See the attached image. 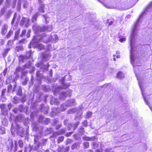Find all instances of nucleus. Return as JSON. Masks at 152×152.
Masks as SVG:
<instances>
[{
  "instance_id": "338daca9",
  "label": "nucleus",
  "mask_w": 152,
  "mask_h": 152,
  "mask_svg": "<svg viewBox=\"0 0 152 152\" xmlns=\"http://www.w3.org/2000/svg\"><path fill=\"white\" fill-rule=\"evenodd\" d=\"M142 95L143 96V98L144 99V100L145 102L146 103L147 105H149V102H148V99H146V98L145 97V96H144V94L143 93H142Z\"/></svg>"
},
{
  "instance_id": "79ce46f5",
  "label": "nucleus",
  "mask_w": 152,
  "mask_h": 152,
  "mask_svg": "<svg viewBox=\"0 0 152 152\" xmlns=\"http://www.w3.org/2000/svg\"><path fill=\"white\" fill-rule=\"evenodd\" d=\"M31 51L30 50V51L27 53L26 55L25 56V58H26V59L31 57Z\"/></svg>"
},
{
  "instance_id": "58836bf2",
  "label": "nucleus",
  "mask_w": 152,
  "mask_h": 152,
  "mask_svg": "<svg viewBox=\"0 0 152 152\" xmlns=\"http://www.w3.org/2000/svg\"><path fill=\"white\" fill-rule=\"evenodd\" d=\"M42 16L45 19L46 23H48L49 21V18L47 14H46L45 15H42Z\"/></svg>"
},
{
  "instance_id": "f8f14e48",
  "label": "nucleus",
  "mask_w": 152,
  "mask_h": 152,
  "mask_svg": "<svg viewBox=\"0 0 152 152\" xmlns=\"http://www.w3.org/2000/svg\"><path fill=\"white\" fill-rule=\"evenodd\" d=\"M29 108L27 106L24 107L22 104H20L18 106V110L20 112H24L26 114H29L28 112Z\"/></svg>"
},
{
  "instance_id": "052dcab7",
  "label": "nucleus",
  "mask_w": 152,
  "mask_h": 152,
  "mask_svg": "<svg viewBox=\"0 0 152 152\" xmlns=\"http://www.w3.org/2000/svg\"><path fill=\"white\" fill-rule=\"evenodd\" d=\"M18 144L19 147L20 148L23 147V141L21 140H19L18 141Z\"/></svg>"
},
{
  "instance_id": "3c124183",
  "label": "nucleus",
  "mask_w": 152,
  "mask_h": 152,
  "mask_svg": "<svg viewBox=\"0 0 152 152\" xmlns=\"http://www.w3.org/2000/svg\"><path fill=\"white\" fill-rule=\"evenodd\" d=\"M76 111V109L74 108L70 109L69 110L68 113L69 114H72L75 113Z\"/></svg>"
},
{
  "instance_id": "6e6552de",
  "label": "nucleus",
  "mask_w": 152,
  "mask_h": 152,
  "mask_svg": "<svg viewBox=\"0 0 152 152\" xmlns=\"http://www.w3.org/2000/svg\"><path fill=\"white\" fill-rule=\"evenodd\" d=\"M43 77V74L40 73V72L39 70H38L36 73V78L34 83L35 85H37L41 84V79Z\"/></svg>"
},
{
  "instance_id": "c756f323",
  "label": "nucleus",
  "mask_w": 152,
  "mask_h": 152,
  "mask_svg": "<svg viewBox=\"0 0 152 152\" xmlns=\"http://www.w3.org/2000/svg\"><path fill=\"white\" fill-rule=\"evenodd\" d=\"M21 0H18V4L17 7V10L18 11H20L21 7Z\"/></svg>"
},
{
  "instance_id": "cd10ccee",
  "label": "nucleus",
  "mask_w": 152,
  "mask_h": 152,
  "mask_svg": "<svg viewBox=\"0 0 152 152\" xmlns=\"http://www.w3.org/2000/svg\"><path fill=\"white\" fill-rule=\"evenodd\" d=\"M22 93V91L21 88L20 86L18 87L16 91V94L18 96H21Z\"/></svg>"
},
{
  "instance_id": "7ed1b4c3",
  "label": "nucleus",
  "mask_w": 152,
  "mask_h": 152,
  "mask_svg": "<svg viewBox=\"0 0 152 152\" xmlns=\"http://www.w3.org/2000/svg\"><path fill=\"white\" fill-rule=\"evenodd\" d=\"M33 28L35 33L38 35L39 34V33L40 32L46 31H50L52 30L51 26H43L40 27L37 25H34L33 26Z\"/></svg>"
},
{
  "instance_id": "c9c22d12",
  "label": "nucleus",
  "mask_w": 152,
  "mask_h": 152,
  "mask_svg": "<svg viewBox=\"0 0 152 152\" xmlns=\"http://www.w3.org/2000/svg\"><path fill=\"white\" fill-rule=\"evenodd\" d=\"M20 101L22 103H24L26 102V95H24L20 99Z\"/></svg>"
},
{
  "instance_id": "20e7f679",
  "label": "nucleus",
  "mask_w": 152,
  "mask_h": 152,
  "mask_svg": "<svg viewBox=\"0 0 152 152\" xmlns=\"http://www.w3.org/2000/svg\"><path fill=\"white\" fill-rule=\"evenodd\" d=\"M31 126L34 131L37 132L40 134L42 133L43 128L42 126L39 125L38 122H33Z\"/></svg>"
},
{
  "instance_id": "5fc2aeb1",
  "label": "nucleus",
  "mask_w": 152,
  "mask_h": 152,
  "mask_svg": "<svg viewBox=\"0 0 152 152\" xmlns=\"http://www.w3.org/2000/svg\"><path fill=\"white\" fill-rule=\"evenodd\" d=\"M5 133V129L4 127L0 126V133L2 134H4Z\"/></svg>"
},
{
  "instance_id": "e2e57ef3",
  "label": "nucleus",
  "mask_w": 152,
  "mask_h": 152,
  "mask_svg": "<svg viewBox=\"0 0 152 152\" xmlns=\"http://www.w3.org/2000/svg\"><path fill=\"white\" fill-rule=\"evenodd\" d=\"M28 6V2L26 1H23V7L26 8Z\"/></svg>"
},
{
  "instance_id": "4468645a",
  "label": "nucleus",
  "mask_w": 152,
  "mask_h": 152,
  "mask_svg": "<svg viewBox=\"0 0 152 152\" xmlns=\"http://www.w3.org/2000/svg\"><path fill=\"white\" fill-rule=\"evenodd\" d=\"M20 18L21 17L20 15H18L16 13H15L14 14L13 18L11 22V24L13 25L14 24L15 19L16 18L17 19V22H16V23H18V22L19 21L20 19Z\"/></svg>"
},
{
  "instance_id": "423d86ee",
  "label": "nucleus",
  "mask_w": 152,
  "mask_h": 152,
  "mask_svg": "<svg viewBox=\"0 0 152 152\" xmlns=\"http://www.w3.org/2000/svg\"><path fill=\"white\" fill-rule=\"evenodd\" d=\"M39 36H34L32 41L31 43L28 45V48H31V46L34 48H37L39 43L38 42L40 41L39 39Z\"/></svg>"
},
{
  "instance_id": "4d7b16f0",
  "label": "nucleus",
  "mask_w": 152,
  "mask_h": 152,
  "mask_svg": "<svg viewBox=\"0 0 152 152\" xmlns=\"http://www.w3.org/2000/svg\"><path fill=\"white\" fill-rule=\"evenodd\" d=\"M37 48H38V50H41L44 48V46L42 44L39 43Z\"/></svg>"
},
{
  "instance_id": "f257e3e1",
  "label": "nucleus",
  "mask_w": 152,
  "mask_h": 152,
  "mask_svg": "<svg viewBox=\"0 0 152 152\" xmlns=\"http://www.w3.org/2000/svg\"><path fill=\"white\" fill-rule=\"evenodd\" d=\"M152 7V2H151L147 7V8L145 10V11L143 13H142V14L140 15L133 28L132 32L130 38V45L131 47L130 60L132 64H133V62L134 61V56L132 53V50L133 48V44L134 41V38L136 34L137 28L138 26L139 23L140 22L141 19L142 17L143 14L145 13V12L148 11L149 9H150Z\"/></svg>"
},
{
  "instance_id": "4c0bfd02",
  "label": "nucleus",
  "mask_w": 152,
  "mask_h": 152,
  "mask_svg": "<svg viewBox=\"0 0 152 152\" xmlns=\"http://www.w3.org/2000/svg\"><path fill=\"white\" fill-rule=\"evenodd\" d=\"M20 31V29H18L15 33V36L14 39H17L18 38V35Z\"/></svg>"
},
{
  "instance_id": "4be33fe9",
  "label": "nucleus",
  "mask_w": 152,
  "mask_h": 152,
  "mask_svg": "<svg viewBox=\"0 0 152 152\" xmlns=\"http://www.w3.org/2000/svg\"><path fill=\"white\" fill-rule=\"evenodd\" d=\"M50 55L49 54H44L42 56V61H45L49 59Z\"/></svg>"
},
{
  "instance_id": "603ef678",
  "label": "nucleus",
  "mask_w": 152,
  "mask_h": 152,
  "mask_svg": "<svg viewBox=\"0 0 152 152\" xmlns=\"http://www.w3.org/2000/svg\"><path fill=\"white\" fill-rule=\"evenodd\" d=\"M84 148L87 149L89 148V143L88 142H85L83 143Z\"/></svg>"
},
{
  "instance_id": "864d4df0",
  "label": "nucleus",
  "mask_w": 152,
  "mask_h": 152,
  "mask_svg": "<svg viewBox=\"0 0 152 152\" xmlns=\"http://www.w3.org/2000/svg\"><path fill=\"white\" fill-rule=\"evenodd\" d=\"M92 113L90 111H88L86 113V118H89L92 115Z\"/></svg>"
},
{
  "instance_id": "2eb2a0df",
  "label": "nucleus",
  "mask_w": 152,
  "mask_h": 152,
  "mask_svg": "<svg viewBox=\"0 0 152 152\" xmlns=\"http://www.w3.org/2000/svg\"><path fill=\"white\" fill-rule=\"evenodd\" d=\"M48 106H45L43 104L41 105L40 107V110L42 111L45 114L48 113Z\"/></svg>"
},
{
  "instance_id": "a18cd8bd",
  "label": "nucleus",
  "mask_w": 152,
  "mask_h": 152,
  "mask_svg": "<svg viewBox=\"0 0 152 152\" xmlns=\"http://www.w3.org/2000/svg\"><path fill=\"white\" fill-rule=\"evenodd\" d=\"M27 71H25L24 70H22L21 72L22 75L21 76V78L22 80L23 79V78L24 77H25V76H27L26 75V74L27 73Z\"/></svg>"
},
{
  "instance_id": "c85d7f7f",
  "label": "nucleus",
  "mask_w": 152,
  "mask_h": 152,
  "mask_svg": "<svg viewBox=\"0 0 152 152\" xmlns=\"http://www.w3.org/2000/svg\"><path fill=\"white\" fill-rule=\"evenodd\" d=\"M41 88L45 92H48L50 88L48 86L42 85V86Z\"/></svg>"
},
{
  "instance_id": "7c9ffc66",
  "label": "nucleus",
  "mask_w": 152,
  "mask_h": 152,
  "mask_svg": "<svg viewBox=\"0 0 152 152\" xmlns=\"http://www.w3.org/2000/svg\"><path fill=\"white\" fill-rule=\"evenodd\" d=\"M124 74L122 72H119L117 74V77L119 79H122L124 78Z\"/></svg>"
},
{
  "instance_id": "13d9d810",
  "label": "nucleus",
  "mask_w": 152,
  "mask_h": 152,
  "mask_svg": "<svg viewBox=\"0 0 152 152\" xmlns=\"http://www.w3.org/2000/svg\"><path fill=\"white\" fill-rule=\"evenodd\" d=\"M13 34V31L12 30H10L7 34L6 37L7 38H9Z\"/></svg>"
},
{
  "instance_id": "680f3d73",
  "label": "nucleus",
  "mask_w": 152,
  "mask_h": 152,
  "mask_svg": "<svg viewBox=\"0 0 152 152\" xmlns=\"http://www.w3.org/2000/svg\"><path fill=\"white\" fill-rule=\"evenodd\" d=\"M52 113L53 115H55L58 113L57 110L56 108H54L52 109Z\"/></svg>"
},
{
  "instance_id": "473e14b6",
  "label": "nucleus",
  "mask_w": 152,
  "mask_h": 152,
  "mask_svg": "<svg viewBox=\"0 0 152 152\" xmlns=\"http://www.w3.org/2000/svg\"><path fill=\"white\" fill-rule=\"evenodd\" d=\"M7 7H4L1 9L0 12L1 16H2L4 14V13L7 11Z\"/></svg>"
},
{
  "instance_id": "f3484780",
  "label": "nucleus",
  "mask_w": 152,
  "mask_h": 152,
  "mask_svg": "<svg viewBox=\"0 0 152 152\" xmlns=\"http://www.w3.org/2000/svg\"><path fill=\"white\" fill-rule=\"evenodd\" d=\"M8 28L7 25L6 24H4L2 26L1 28V34L2 35H4L7 32Z\"/></svg>"
},
{
  "instance_id": "9d476101",
  "label": "nucleus",
  "mask_w": 152,
  "mask_h": 152,
  "mask_svg": "<svg viewBox=\"0 0 152 152\" xmlns=\"http://www.w3.org/2000/svg\"><path fill=\"white\" fill-rule=\"evenodd\" d=\"M29 65H25L22 67H19L16 68L15 71L14 73L15 74L16 77H18L19 75L18 73H21L22 70H24V69H25L26 68H29Z\"/></svg>"
},
{
  "instance_id": "bf43d9fd",
  "label": "nucleus",
  "mask_w": 152,
  "mask_h": 152,
  "mask_svg": "<svg viewBox=\"0 0 152 152\" xmlns=\"http://www.w3.org/2000/svg\"><path fill=\"white\" fill-rule=\"evenodd\" d=\"M97 140V138L95 136L89 137V141H96Z\"/></svg>"
},
{
  "instance_id": "9b49d317",
  "label": "nucleus",
  "mask_w": 152,
  "mask_h": 152,
  "mask_svg": "<svg viewBox=\"0 0 152 152\" xmlns=\"http://www.w3.org/2000/svg\"><path fill=\"white\" fill-rule=\"evenodd\" d=\"M50 120L49 118H47L40 116L39 117L38 121L42 124L45 125L48 124L50 122Z\"/></svg>"
},
{
  "instance_id": "ea45409f",
  "label": "nucleus",
  "mask_w": 152,
  "mask_h": 152,
  "mask_svg": "<svg viewBox=\"0 0 152 152\" xmlns=\"http://www.w3.org/2000/svg\"><path fill=\"white\" fill-rule=\"evenodd\" d=\"M31 113L30 114V117L31 118H33L37 114L38 111L37 110L36 111H32L31 110Z\"/></svg>"
},
{
  "instance_id": "412c9836",
  "label": "nucleus",
  "mask_w": 152,
  "mask_h": 152,
  "mask_svg": "<svg viewBox=\"0 0 152 152\" xmlns=\"http://www.w3.org/2000/svg\"><path fill=\"white\" fill-rule=\"evenodd\" d=\"M40 15V13L39 12H37L34 15H33L32 16L31 21L33 23H35L37 20V18L38 16Z\"/></svg>"
},
{
  "instance_id": "6ab92c4d",
  "label": "nucleus",
  "mask_w": 152,
  "mask_h": 152,
  "mask_svg": "<svg viewBox=\"0 0 152 152\" xmlns=\"http://www.w3.org/2000/svg\"><path fill=\"white\" fill-rule=\"evenodd\" d=\"M39 4V7L38 8L39 11L41 13H44L45 8V5L43 4V3H38Z\"/></svg>"
},
{
  "instance_id": "69168bd1",
  "label": "nucleus",
  "mask_w": 152,
  "mask_h": 152,
  "mask_svg": "<svg viewBox=\"0 0 152 152\" xmlns=\"http://www.w3.org/2000/svg\"><path fill=\"white\" fill-rule=\"evenodd\" d=\"M26 30L25 29L23 30L21 32V33L20 35V36L21 37H23L26 34Z\"/></svg>"
},
{
  "instance_id": "ddd939ff",
  "label": "nucleus",
  "mask_w": 152,
  "mask_h": 152,
  "mask_svg": "<svg viewBox=\"0 0 152 152\" xmlns=\"http://www.w3.org/2000/svg\"><path fill=\"white\" fill-rule=\"evenodd\" d=\"M6 107V106L4 104H1L0 105L1 112L2 114L4 115H7L8 113V110Z\"/></svg>"
},
{
  "instance_id": "09e8293b",
  "label": "nucleus",
  "mask_w": 152,
  "mask_h": 152,
  "mask_svg": "<svg viewBox=\"0 0 152 152\" xmlns=\"http://www.w3.org/2000/svg\"><path fill=\"white\" fill-rule=\"evenodd\" d=\"M65 132V129L64 128H63L61 129L60 130L58 131V133L59 134L61 135L64 133Z\"/></svg>"
},
{
  "instance_id": "f03ea898",
  "label": "nucleus",
  "mask_w": 152,
  "mask_h": 152,
  "mask_svg": "<svg viewBox=\"0 0 152 152\" xmlns=\"http://www.w3.org/2000/svg\"><path fill=\"white\" fill-rule=\"evenodd\" d=\"M11 131L12 134L14 136L16 134L21 137H23L25 135L23 128L16 123H12Z\"/></svg>"
},
{
  "instance_id": "393cba45",
  "label": "nucleus",
  "mask_w": 152,
  "mask_h": 152,
  "mask_svg": "<svg viewBox=\"0 0 152 152\" xmlns=\"http://www.w3.org/2000/svg\"><path fill=\"white\" fill-rule=\"evenodd\" d=\"M34 145L33 149L34 151H36L39 148L40 145H41V143L39 142L36 141L35 140H34Z\"/></svg>"
},
{
  "instance_id": "6e6d98bb",
  "label": "nucleus",
  "mask_w": 152,
  "mask_h": 152,
  "mask_svg": "<svg viewBox=\"0 0 152 152\" xmlns=\"http://www.w3.org/2000/svg\"><path fill=\"white\" fill-rule=\"evenodd\" d=\"M52 129L51 128H47L45 131V133L48 134H50L52 132Z\"/></svg>"
},
{
  "instance_id": "2f4dec72",
  "label": "nucleus",
  "mask_w": 152,
  "mask_h": 152,
  "mask_svg": "<svg viewBox=\"0 0 152 152\" xmlns=\"http://www.w3.org/2000/svg\"><path fill=\"white\" fill-rule=\"evenodd\" d=\"M31 79L30 81L28 83L29 86V87L32 86L34 84V77L33 75H31Z\"/></svg>"
},
{
  "instance_id": "a19ab883",
  "label": "nucleus",
  "mask_w": 152,
  "mask_h": 152,
  "mask_svg": "<svg viewBox=\"0 0 152 152\" xmlns=\"http://www.w3.org/2000/svg\"><path fill=\"white\" fill-rule=\"evenodd\" d=\"M11 0H6L5 2V4L8 7H10L11 5Z\"/></svg>"
},
{
  "instance_id": "de8ad7c7",
  "label": "nucleus",
  "mask_w": 152,
  "mask_h": 152,
  "mask_svg": "<svg viewBox=\"0 0 152 152\" xmlns=\"http://www.w3.org/2000/svg\"><path fill=\"white\" fill-rule=\"evenodd\" d=\"M10 50V48H7L5 50L4 52L3 53V55L4 56H6L9 51Z\"/></svg>"
},
{
  "instance_id": "39448f33",
  "label": "nucleus",
  "mask_w": 152,
  "mask_h": 152,
  "mask_svg": "<svg viewBox=\"0 0 152 152\" xmlns=\"http://www.w3.org/2000/svg\"><path fill=\"white\" fill-rule=\"evenodd\" d=\"M40 40H42L43 42H48L49 41H52V36L50 35H47L44 33L39 35V37Z\"/></svg>"
},
{
  "instance_id": "f704fd0d",
  "label": "nucleus",
  "mask_w": 152,
  "mask_h": 152,
  "mask_svg": "<svg viewBox=\"0 0 152 152\" xmlns=\"http://www.w3.org/2000/svg\"><path fill=\"white\" fill-rule=\"evenodd\" d=\"M23 48L22 45L16 47L15 48V50L17 52L23 50Z\"/></svg>"
},
{
  "instance_id": "0eeeda50",
  "label": "nucleus",
  "mask_w": 152,
  "mask_h": 152,
  "mask_svg": "<svg viewBox=\"0 0 152 152\" xmlns=\"http://www.w3.org/2000/svg\"><path fill=\"white\" fill-rule=\"evenodd\" d=\"M62 87L60 86H58L56 87L54 91V94L56 95L61 88L65 89L68 87L69 86V83H65L63 82L62 83Z\"/></svg>"
},
{
  "instance_id": "8fccbe9b",
  "label": "nucleus",
  "mask_w": 152,
  "mask_h": 152,
  "mask_svg": "<svg viewBox=\"0 0 152 152\" xmlns=\"http://www.w3.org/2000/svg\"><path fill=\"white\" fill-rule=\"evenodd\" d=\"M29 121L28 120H25L23 121V124L24 125L26 126V129H28L29 128L28 124H29Z\"/></svg>"
},
{
  "instance_id": "a211bd4d",
  "label": "nucleus",
  "mask_w": 152,
  "mask_h": 152,
  "mask_svg": "<svg viewBox=\"0 0 152 152\" xmlns=\"http://www.w3.org/2000/svg\"><path fill=\"white\" fill-rule=\"evenodd\" d=\"M71 91H70L69 93H66L64 92H62L60 94L59 98L61 99H64L67 96H70V93Z\"/></svg>"
},
{
  "instance_id": "5701e85b",
  "label": "nucleus",
  "mask_w": 152,
  "mask_h": 152,
  "mask_svg": "<svg viewBox=\"0 0 152 152\" xmlns=\"http://www.w3.org/2000/svg\"><path fill=\"white\" fill-rule=\"evenodd\" d=\"M13 12V11L11 9L8 10L5 15V18L7 19H9L12 14Z\"/></svg>"
},
{
  "instance_id": "b1692460",
  "label": "nucleus",
  "mask_w": 152,
  "mask_h": 152,
  "mask_svg": "<svg viewBox=\"0 0 152 152\" xmlns=\"http://www.w3.org/2000/svg\"><path fill=\"white\" fill-rule=\"evenodd\" d=\"M12 102L14 104H18L20 102V98L17 96H14L12 100Z\"/></svg>"
},
{
  "instance_id": "49530a36",
  "label": "nucleus",
  "mask_w": 152,
  "mask_h": 152,
  "mask_svg": "<svg viewBox=\"0 0 152 152\" xmlns=\"http://www.w3.org/2000/svg\"><path fill=\"white\" fill-rule=\"evenodd\" d=\"M67 106L65 104H62L61 105V110L62 111H64L66 110Z\"/></svg>"
},
{
  "instance_id": "37998d69",
  "label": "nucleus",
  "mask_w": 152,
  "mask_h": 152,
  "mask_svg": "<svg viewBox=\"0 0 152 152\" xmlns=\"http://www.w3.org/2000/svg\"><path fill=\"white\" fill-rule=\"evenodd\" d=\"M64 139V136H61L58 137L57 140V143H59L60 142H62Z\"/></svg>"
},
{
  "instance_id": "aec40b11",
  "label": "nucleus",
  "mask_w": 152,
  "mask_h": 152,
  "mask_svg": "<svg viewBox=\"0 0 152 152\" xmlns=\"http://www.w3.org/2000/svg\"><path fill=\"white\" fill-rule=\"evenodd\" d=\"M52 105H58L59 104V100L58 99L52 98L50 102Z\"/></svg>"
},
{
  "instance_id": "774afa93",
  "label": "nucleus",
  "mask_w": 152,
  "mask_h": 152,
  "mask_svg": "<svg viewBox=\"0 0 152 152\" xmlns=\"http://www.w3.org/2000/svg\"><path fill=\"white\" fill-rule=\"evenodd\" d=\"M62 126V124H59L56 125L55 127V129L56 130H58L60 128H61Z\"/></svg>"
},
{
  "instance_id": "dca6fc26",
  "label": "nucleus",
  "mask_w": 152,
  "mask_h": 152,
  "mask_svg": "<svg viewBox=\"0 0 152 152\" xmlns=\"http://www.w3.org/2000/svg\"><path fill=\"white\" fill-rule=\"evenodd\" d=\"M75 102V99L69 100L66 102L65 104L67 107L71 106L74 105Z\"/></svg>"
},
{
  "instance_id": "e433bc0d",
  "label": "nucleus",
  "mask_w": 152,
  "mask_h": 152,
  "mask_svg": "<svg viewBox=\"0 0 152 152\" xmlns=\"http://www.w3.org/2000/svg\"><path fill=\"white\" fill-rule=\"evenodd\" d=\"M25 56L21 55L19 57V60L20 62H23L25 60H26Z\"/></svg>"
},
{
  "instance_id": "c03bdc74",
  "label": "nucleus",
  "mask_w": 152,
  "mask_h": 152,
  "mask_svg": "<svg viewBox=\"0 0 152 152\" xmlns=\"http://www.w3.org/2000/svg\"><path fill=\"white\" fill-rule=\"evenodd\" d=\"M92 147L93 148L96 149L99 147V144L96 142H93L92 143Z\"/></svg>"
},
{
  "instance_id": "bb28decb",
  "label": "nucleus",
  "mask_w": 152,
  "mask_h": 152,
  "mask_svg": "<svg viewBox=\"0 0 152 152\" xmlns=\"http://www.w3.org/2000/svg\"><path fill=\"white\" fill-rule=\"evenodd\" d=\"M22 83L23 86L26 85L27 84V82L28 81L29 79L27 76H25V77L23 78L22 80Z\"/></svg>"
},
{
  "instance_id": "72a5a7b5",
  "label": "nucleus",
  "mask_w": 152,
  "mask_h": 152,
  "mask_svg": "<svg viewBox=\"0 0 152 152\" xmlns=\"http://www.w3.org/2000/svg\"><path fill=\"white\" fill-rule=\"evenodd\" d=\"M26 65L30 66V63H29L28 64H27ZM29 67L30 68V70L29 71V73L31 74H34L35 69V67L34 66L30 67V66H29Z\"/></svg>"
},
{
  "instance_id": "a878e982",
  "label": "nucleus",
  "mask_w": 152,
  "mask_h": 152,
  "mask_svg": "<svg viewBox=\"0 0 152 152\" xmlns=\"http://www.w3.org/2000/svg\"><path fill=\"white\" fill-rule=\"evenodd\" d=\"M76 127V125L73 124V123H68V126L67 127V129L68 130H69L72 128L73 130L75 129V128Z\"/></svg>"
},
{
  "instance_id": "0e129e2a",
  "label": "nucleus",
  "mask_w": 152,
  "mask_h": 152,
  "mask_svg": "<svg viewBox=\"0 0 152 152\" xmlns=\"http://www.w3.org/2000/svg\"><path fill=\"white\" fill-rule=\"evenodd\" d=\"M27 42V41H26V40L25 39H22L20 40L19 41V44H24V43H26Z\"/></svg>"
},
{
  "instance_id": "1a4fd4ad",
  "label": "nucleus",
  "mask_w": 152,
  "mask_h": 152,
  "mask_svg": "<svg viewBox=\"0 0 152 152\" xmlns=\"http://www.w3.org/2000/svg\"><path fill=\"white\" fill-rule=\"evenodd\" d=\"M29 21L30 20L28 18L23 17L20 21V25L21 26H23L25 25V27H28L29 25Z\"/></svg>"
}]
</instances>
